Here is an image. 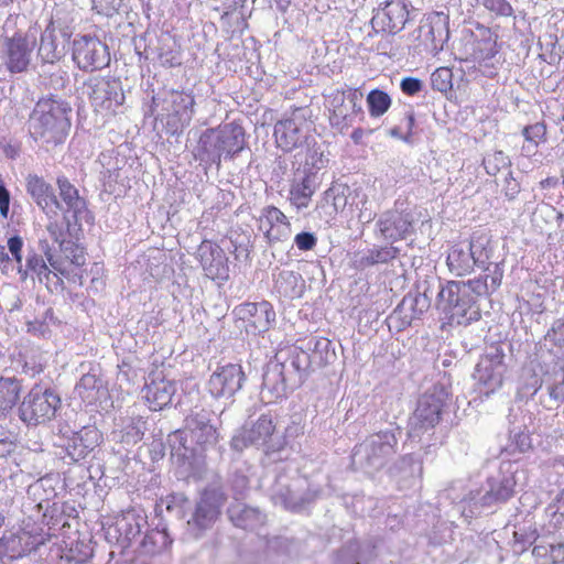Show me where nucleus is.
I'll use <instances>...</instances> for the list:
<instances>
[{
	"label": "nucleus",
	"instance_id": "1",
	"mask_svg": "<svg viewBox=\"0 0 564 564\" xmlns=\"http://www.w3.org/2000/svg\"><path fill=\"white\" fill-rule=\"evenodd\" d=\"M213 413L200 410L186 420V430H177L167 437L171 456L177 464L192 466L197 456L218 442L217 427L212 423Z\"/></svg>",
	"mask_w": 564,
	"mask_h": 564
},
{
	"label": "nucleus",
	"instance_id": "2",
	"mask_svg": "<svg viewBox=\"0 0 564 564\" xmlns=\"http://www.w3.org/2000/svg\"><path fill=\"white\" fill-rule=\"evenodd\" d=\"M487 294V285L481 278L462 281H448L437 294V308L451 323L468 325L480 318L477 297Z\"/></svg>",
	"mask_w": 564,
	"mask_h": 564
},
{
	"label": "nucleus",
	"instance_id": "3",
	"mask_svg": "<svg viewBox=\"0 0 564 564\" xmlns=\"http://www.w3.org/2000/svg\"><path fill=\"white\" fill-rule=\"evenodd\" d=\"M312 368V357L304 348L291 347L281 350L263 373V391L268 390L276 398L282 397L288 384H301Z\"/></svg>",
	"mask_w": 564,
	"mask_h": 564
},
{
	"label": "nucleus",
	"instance_id": "4",
	"mask_svg": "<svg viewBox=\"0 0 564 564\" xmlns=\"http://www.w3.org/2000/svg\"><path fill=\"white\" fill-rule=\"evenodd\" d=\"M72 107L61 98L39 100L30 117V132L35 140L57 145L64 142L70 129Z\"/></svg>",
	"mask_w": 564,
	"mask_h": 564
},
{
	"label": "nucleus",
	"instance_id": "5",
	"mask_svg": "<svg viewBox=\"0 0 564 564\" xmlns=\"http://www.w3.org/2000/svg\"><path fill=\"white\" fill-rule=\"evenodd\" d=\"M156 120L170 135H177L189 126L195 113V97L191 91L163 89L152 97Z\"/></svg>",
	"mask_w": 564,
	"mask_h": 564
},
{
	"label": "nucleus",
	"instance_id": "6",
	"mask_svg": "<svg viewBox=\"0 0 564 564\" xmlns=\"http://www.w3.org/2000/svg\"><path fill=\"white\" fill-rule=\"evenodd\" d=\"M399 427L388 429L367 436L354 447L352 465L371 474L383 468L398 451Z\"/></svg>",
	"mask_w": 564,
	"mask_h": 564
},
{
	"label": "nucleus",
	"instance_id": "7",
	"mask_svg": "<svg viewBox=\"0 0 564 564\" xmlns=\"http://www.w3.org/2000/svg\"><path fill=\"white\" fill-rule=\"evenodd\" d=\"M230 446L241 452L248 446L262 448L265 455L281 453L286 446L283 436L275 433V425L271 415L262 414L257 421L246 423L234 434Z\"/></svg>",
	"mask_w": 564,
	"mask_h": 564
},
{
	"label": "nucleus",
	"instance_id": "8",
	"mask_svg": "<svg viewBox=\"0 0 564 564\" xmlns=\"http://www.w3.org/2000/svg\"><path fill=\"white\" fill-rule=\"evenodd\" d=\"M419 220L416 207L405 200H395L391 209L383 212L376 223V236L391 243L406 239L414 232Z\"/></svg>",
	"mask_w": 564,
	"mask_h": 564
},
{
	"label": "nucleus",
	"instance_id": "9",
	"mask_svg": "<svg viewBox=\"0 0 564 564\" xmlns=\"http://www.w3.org/2000/svg\"><path fill=\"white\" fill-rule=\"evenodd\" d=\"M61 406L59 395L50 388L34 386L19 406L20 419L28 425H40L52 421Z\"/></svg>",
	"mask_w": 564,
	"mask_h": 564
},
{
	"label": "nucleus",
	"instance_id": "10",
	"mask_svg": "<svg viewBox=\"0 0 564 564\" xmlns=\"http://www.w3.org/2000/svg\"><path fill=\"white\" fill-rule=\"evenodd\" d=\"M362 98V93L357 88L336 89L327 95L330 124L343 130L352 126L357 118L364 120Z\"/></svg>",
	"mask_w": 564,
	"mask_h": 564
},
{
	"label": "nucleus",
	"instance_id": "11",
	"mask_svg": "<svg viewBox=\"0 0 564 564\" xmlns=\"http://www.w3.org/2000/svg\"><path fill=\"white\" fill-rule=\"evenodd\" d=\"M505 352L499 346H490L480 357L473 377L476 390L486 397L501 388L506 372Z\"/></svg>",
	"mask_w": 564,
	"mask_h": 564
},
{
	"label": "nucleus",
	"instance_id": "12",
	"mask_svg": "<svg viewBox=\"0 0 564 564\" xmlns=\"http://www.w3.org/2000/svg\"><path fill=\"white\" fill-rule=\"evenodd\" d=\"M319 494L321 490L311 488L305 478L289 480L284 476H279L271 488L270 497L274 505L295 511L315 500Z\"/></svg>",
	"mask_w": 564,
	"mask_h": 564
},
{
	"label": "nucleus",
	"instance_id": "13",
	"mask_svg": "<svg viewBox=\"0 0 564 564\" xmlns=\"http://www.w3.org/2000/svg\"><path fill=\"white\" fill-rule=\"evenodd\" d=\"M446 393L443 389L425 392L417 401L416 409L409 421L410 437H420L421 433L433 429L441 419Z\"/></svg>",
	"mask_w": 564,
	"mask_h": 564
},
{
	"label": "nucleus",
	"instance_id": "14",
	"mask_svg": "<svg viewBox=\"0 0 564 564\" xmlns=\"http://www.w3.org/2000/svg\"><path fill=\"white\" fill-rule=\"evenodd\" d=\"M224 503L225 496L221 490L216 488L205 489L195 505L191 519L187 521L191 534L199 538L212 529Z\"/></svg>",
	"mask_w": 564,
	"mask_h": 564
},
{
	"label": "nucleus",
	"instance_id": "15",
	"mask_svg": "<svg viewBox=\"0 0 564 564\" xmlns=\"http://www.w3.org/2000/svg\"><path fill=\"white\" fill-rule=\"evenodd\" d=\"M44 542L45 536L39 527L24 523L17 532H6L0 538V558L15 560L23 557Z\"/></svg>",
	"mask_w": 564,
	"mask_h": 564
},
{
	"label": "nucleus",
	"instance_id": "16",
	"mask_svg": "<svg viewBox=\"0 0 564 564\" xmlns=\"http://www.w3.org/2000/svg\"><path fill=\"white\" fill-rule=\"evenodd\" d=\"M147 527L148 517L144 511L132 508L117 517L115 522L105 529V535L110 543L126 549L140 538L142 530Z\"/></svg>",
	"mask_w": 564,
	"mask_h": 564
},
{
	"label": "nucleus",
	"instance_id": "17",
	"mask_svg": "<svg viewBox=\"0 0 564 564\" xmlns=\"http://www.w3.org/2000/svg\"><path fill=\"white\" fill-rule=\"evenodd\" d=\"M87 95L96 110H115L124 101L121 82L112 77H93L86 84Z\"/></svg>",
	"mask_w": 564,
	"mask_h": 564
},
{
	"label": "nucleus",
	"instance_id": "18",
	"mask_svg": "<svg viewBox=\"0 0 564 564\" xmlns=\"http://www.w3.org/2000/svg\"><path fill=\"white\" fill-rule=\"evenodd\" d=\"M73 58L80 69L96 70L109 65L110 54L99 39L84 35L74 40Z\"/></svg>",
	"mask_w": 564,
	"mask_h": 564
},
{
	"label": "nucleus",
	"instance_id": "19",
	"mask_svg": "<svg viewBox=\"0 0 564 564\" xmlns=\"http://www.w3.org/2000/svg\"><path fill=\"white\" fill-rule=\"evenodd\" d=\"M408 20V4L403 0H389L375 10L371 25L376 32L395 34L404 29Z\"/></svg>",
	"mask_w": 564,
	"mask_h": 564
},
{
	"label": "nucleus",
	"instance_id": "20",
	"mask_svg": "<svg viewBox=\"0 0 564 564\" xmlns=\"http://www.w3.org/2000/svg\"><path fill=\"white\" fill-rule=\"evenodd\" d=\"M234 313L243 323L246 332L253 335L267 332L275 322L273 306L267 301L240 304Z\"/></svg>",
	"mask_w": 564,
	"mask_h": 564
},
{
	"label": "nucleus",
	"instance_id": "21",
	"mask_svg": "<svg viewBox=\"0 0 564 564\" xmlns=\"http://www.w3.org/2000/svg\"><path fill=\"white\" fill-rule=\"evenodd\" d=\"M245 381L246 375L242 367L237 364H228L218 367L212 373L207 387L214 398L230 399L242 388Z\"/></svg>",
	"mask_w": 564,
	"mask_h": 564
},
{
	"label": "nucleus",
	"instance_id": "22",
	"mask_svg": "<svg viewBox=\"0 0 564 564\" xmlns=\"http://www.w3.org/2000/svg\"><path fill=\"white\" fill-rule=\"evenodd\" d=\"M59 189V197L66 206L64 210V221L67 230L69 231L73 226H79L80 221H89L90 216L86 200L79 196L78 189L65 176L57 178Z\"/></svg>",
	"mask_w": 564,
	"mask_h": 564
},
{
	"label": "nucleus",
	"instance_id": "23",
	"mask_svg": "<svg viewBox=\"0 0 564 564\" xmlns=\"http://www.w3.org/2000/svg\"><path fill=\"white\" fill-rule=\"evenodd\" d=\"M308 123L300 109L291 117L279 120L274 126V138L278 147L285 152L300 147L304 139Z\"/></svg>",
	"mask_w": 564,
	"mask_h": 564
},
{
	"label": "nucleus",
	"instance_id": "24",
	"mask_svg": "<svg viewBox=\"0 0 564 564\" xmlns=\"http://www.w3.org/2000/svg\"><path fill=\"white\" fill-rule=\"evenodd\" d=\"M34 45V37L29 39L28 36L14 35L7 39L4 55L0 58V67L4 65L10 73L26 70Z\"/></svg>",
	"mask_w": 564,
	"mask_h": 564
},
{
	"label": "nucleus",
	"instance_id": "25",
	"mask_svg": "<svg viewBox=\"0 0 564 564\" xmlns=\"http://www.w3.org/2000/svg\"><path fill=\"white\" fill-rule=\"evenodd\" d=\"M448 14L434 11L430 13L420 26V37L431 52L437 54L449 39Z\"/></svg>",
	"mask_w": 564,
	"mask_h": 564
},
{
	"label": "nucleus",
	"instance_id": "26",
	"mask_svg": "<svg viewBox=\"0 0 564 564\" xmlns=\"http://www.w3.org/2000/svg\"><path fill=\"white\" fill-rule=\"evenodd\" d=\"M197 256L207 278L227 280L229 276L228 258L216 243L204 240L198 246Z\"/></svg>",
	"mask_w": 564,
	"mask_h": 564
},
{
	"label": "nucleus",
	"instance_id": "27",
	"mask_svg": "<svg viewBox=\"0 0 564 564\" xmlns=\"http://www.w3.org/2000/svg\"><path fill=\"white\" fill-rule=\"evenodd\" d=\"M26 191L48 217L56 216L57 212L62 209L52 186L43 177L30 174L26 177Z\"/></svg>",
	"mask_w": 564,
	"mask_h": 564
},
{
	"label": "nucleus",
	"instance_id": "28",
	"mask_svg": "<svg viewBox=\"0 0 564 564\" xmlns=\"http://www.w3.org/2000/svg\"><path fill=\"white\" fill-rule=\"evenodd\" d=\"M389 474L402 487L416 485L423 474V464L419 456L408 454L400 457L390 468Z\"/></svg>",
	"mask_w": 564,
	"mask_h": 564
},
{
	"label": "nucleus",
	"instance_id": "29",
	"mask_svg": "<svg viewBox=\"0 0 564 564\" xmlns=\"http://www.w3.org/2000/svg\"><path fill=\"white\" fill-rule=\"evenodd\" d=\"M431 305L425 293L408 294L393 311L391 318L401 322L403 327L410 326L414 319H419Z\"/></svg>",
	"mask_w": 564,
	"mask_h": 564
},
{
	"label": "nucleus",
	"instance_id": "30",
	"mask_svg": "<svg viewBox=\"0 0 564 564\" xmlns=\"http://www.w3.org/2000/svg\"><path fill=\"white\" fill-rule=\"evenodd\" d=\"M193 153L195 159L206 166H220L224 154L215 128H209L202 132Z\"/></svg>",
	"mask_w": 564,
	"mask_h": 564
},
{
	"label": "nucleus",
	"instance_id": "31",
	"mask_svg": "<svg viewBox=\"0 0 564 564\" xmlns=\"http://www.w3.org/2000/svg\"><path fill=\"white\" fill-rule=\"evenodd\" d=\"M175 391L173 381L164 378L152 379L145 383L143 398L152 411H160L171 403Z\"/></svg>",
	"mask_w": 564,
	"mask_h": 564
},
{
	"label": "nucleus",
	"instance_id": "32",
	"mask_svg": "<svg viewBox=\"0 0 564 564\" xmlns=\"http://www.w3.org/2000/svg\"><path fill=\"white\" fill-rule=\"evenodd\" d=\"M100 435L95 427H84L67 441L66 456L74 463L84 459L97 445Z\"/></svg>",
	"mask_w": 564,
	"mask_h": 564
},
{
	"label": "nucleus",
	"instance_id": "33",
	"mask_svg": "<svg viewBox=\"0 0 564 564\" xmlns=\"http://www.w3.org/2000/svg\"><path fill=\"white\" fill-rule=\"evenodd\" d=\"M216 132L219 137L220 149L224 158H234L245 148V130L236 123L229 122L218 126Z\"/></svg>",
	"mask_w": 564,
	"mask_h": 564
},
{
	"label": "nucleus",
	"instance_id": "34",
	"mask_svg": "<svg viewBox=\"0 0 564 564\" xmlns=\"http://www.w3.org/2000/svg\"><path fill=\"white\" fill-rule=\"evenodd\" d=\"M227 512L234 525L245 530H257L265 522V514L258 508L247 506L240 501L232 502Z\"/></svg>",
	"mask_w": 564,
	"mask_h": 564
},
{
	"label": "nucleus",
	"instance_id": "35",
	"mask_svg": "<svg viewBox=\"0 0 564 564\" xmlns=\"http://www.w3.org/2000/svg\"><path fill=\"white\" fill-rule=\"evenodd\" d=\"M318 184L317 176H314L312 173L303 175L301 178L295 177L290 187V203L297 210L308 207Z\"/></svg>",
	"mask_w": 564,
	"mask_h": 564
},
{
	"label": "nucleus",
	"instance_id": "36",
	"mask_svg": "<svg viewBox=\"0 0 564 564\" xmlns=\"http://www.w3.org/2000/svg\"><path fill=\"white\" fill-rule=\"evenodd\" d=\"M516 479L512 474L502 475L488 480L489 489L480 498L482 506H491L497 502H506L514 494Z\"/></svg>",
	"mask_w": 564,
	"mask_h": 564
},
{
	"label": "nucleus",
	"instance_id": "37",
	"mask_svg": "<svg viewBox=\"0 0 564 564\" xmlns=\"http://www.w3.org/2000/svg\"><path fill=\"white\" fill-rule=\"evenodd\" d=\"M545 388L547 394V401L545 406L552 409L553 405L558 406L564 403V360L554 368L551 372H547L540 384Z\"/></svg>",
	"mask_w": 564,
	"mask_h": 564
},
{
	"label": "nucleus",
	"instance_id": "38",
	"mask_svg": "<svg viewBox=\"0 0 564 564\" xmlns=\"http://www.w3.org/2000/svg\"><path fill=\"white\" fill-rule=\"evenodd\" d=\"M75 393L87 404H94L107 394V389L97 373L87 372L77 382Z\"/></svg>",
	"mask_w": 564,
	"mask_h": 564
},
{
	"label": "nucleus",
	"instance_id": "39",
	"mask_svg": "<svg viewBox=\"0 0 564 564\" xmlns=\"http://www.w3.org/2000/svg\"><path fill=\"white\" fill-rule=\"evenodd\" d=\"M305 289V281L300 273L281 271L274 280V291L284 299H299Z\"/></svg>",
	"mask_w": 564,
	"mask_h": 564
},
{
	"label": "nucleus",
	"instance_id": "40",
	"mask_svg": "<svg viewBox=\"0 0 564 564\" xmlns=\"http://www.w3.org/2000/svg\"><path fill=\"white\" fill-rule=\"evenodd\" d=\"M468 249L474 258L473 260H475V265L484 268L485 270L490 269L492 264L490 259L492 257L494 247L489 236L485 234H475L471 237Z\"/></svg>",
	"mask_w": 564,
	"mask_h": 564
},
{
	"label": "nucleus",
	"instance_id": "41",
	"mask_svg": "<svg viewBox=\"0 0 564 564\" xmlns=\"http://www.w3.org/2000/svg\"><path fill=\"white\" fill-rule=\"evenodd\" d=\"M473 259L468 247L454 246L447 256V265L453 274L463 276L473 271L475 267Z\"/></svg>",
	"mask_w": 564,
	"mask_h": 564
},
{
	"label": "nucleus",
	"instance_id": "42",
	"mask_svg": "<svg viewBox=\"0 0 564 564\" xmlns=\"http://www.w3.org/2000/svg\"><path fill=\"white\" fill-rule=\"evenodd\" d=\"M332 343L329 339L325 337H313L305 344V350L312 351L310 356L313 360L314 367H322L326 364L330 362V359L334 358L335 354L330 349Z\"/></svg>",
	"mask_w": 564,
	"mask_h": 564
},
{
	"label": "nucleus",
	"instance_id": "43",
	"mask_svg": "<svg viewBox=\"0 0 564 564\" xmlns=\"http://www.w3.org/2000/svg\"><path fill=\"white\" fill-rule=\"evenodd\" d=\"M21 392L20 381L15 378L0 379V416L6 415L19 400Z\"/></svg>",
	"mask_w": 564,
	"mask_h": 564
},
{
	"label": "nucleus",
	"instance_id": "44",
	"mask_svg": "<svg viewBox=\"0 0 564 564\" xmlns=\"http://www.w3.org/2000/svg\"><path fill=\"white\" fill-rule=\"evenodd\" d=\"M171 544L172 539L165 528L148 531L140 542L143 553L151 555L166 550Z\"/></svg>",
	"mask_w": 564,
	"mask_h": 564
},
{
	"label": "nucleus",
	"instance_id": "45",
	"mask_svg": "<svg viewBox=\"0 0 564 564\" xmlns=\"http://www.w3.org/2000/svg\"><path fill=\"white\" fill-rule=\"evenodd\" d=\"M399 252V248L393 246L370 249L358 259V267L364 269L379 263H387L394 259Z\"/></svg>",
	"mask_w": 564,
	"mask_h": 564
},
{
	"label": "nucleus",
	"instance_id": "46",
	"mask_svg": "<svg viewBox=\"0 0 564 564\" xmlns=\"http://www.w3.org/2000/svg\"><path fill=\"white\" fill-rule=\"evenodd\" d=\"M39 55L44 63H53L59 57L57 45L55 43L54 29L48 25L41 35Z\"/></svg>",
	"mask_w": 564,
	"mask_h": 564
},
{
	"label": "nucleus",
	"instance_id": "47",
	"mask_svg": "<svg viewBox=\"0 0 564 564\" xmlns=\"http://www.w3.org/2000/svg\"><path fill=\"white\" fill-rule=\"evenodd\" d=\"M367 105L371 117L383 116L391 106L390 96L380 89H372L367 96Z\"/></svg>",
	"mask_w": 564,
	"mask_h": 564
},
{
	"label": "nucleus",
	"instance_id": "48",
	"mask_svg": "<svg viewBox=\"0 0 564 564\" xmlns=\"http://www.w3.org/2000/svg\"><path fill=\"white\" fill-rule=\"evenodd\" d=\"M285 223H289V219L278 207L265 206L261 209L259 228L263 232L265 230H272L273 227H279Z\"/></svg>",
	"mask_w": 564,
	"mask_h": 564
},
{
	"label": "nucleus",
	"instance_id": "49",
	"mask_svg": "<svg viewBox=\"0 0 564 564\" xmlns=\"http://www.w3.org/2000/svg\"><path fill=\"white\" fill-rule=\"evenodd\" d=\"M545 343H550L557 350L554 352L564 360V313L563 316L552 324V327L544 336Z\"/></svg>",
	"mask_w": 564,
	"mask_h": 564
},
{
	"label": "nucleus",
	"instance_id": "50",
	"mask_svg": "<svg viewBox=\"0 0 564 564\" xmlns=\"http://www.w3.org/2000/svg\"><path fill=\"white\" fill-rule=\"evenodd\" d=\"M347 191L348 188L343 185H333L327 191H325L323 200L326 204H332V212L329 215L344 210L347 205Z\"/></svg>",
	"mask_w": 564,
	"mask_h": 564
},
{
	"label": "nucleus",
	"instance_id": "51",
	"mask_svg": "<svg viewBox=\"0 0 564 564\" xmlns=\"http://www.w3.org/2000/svg\"><path fill=\"white\" fill-rule=\"evenodd\" d=\"M539 534L532 525H520L513 531L514 552L522 553L531 546L538 539Z\"/></svg>",
	"mask_w": 564,
	"mask_h": 564
},
{
	"label": "nucleus",
	"instance_id": "52",
	"mask_svg": "<svg viewBox=\"0 0 564 564\" xmlns=\"http://www.w3.org/2000/svg\"><path fill=\"white\" fill-rule=\"evenodd\" d=\"M482 164L487 174L497 175L501 170L508 169L511 161L502 151H495L484 158Z\"/></svg>",
	"mask_w": 564,
	"mask_h": 564
},
{
	"label": "nucleus",
	"instance_id": "53",
	"mask_svg": "<svg viewBox=\"0 0 564 564\" xmlns=\"http://www.w3.org/2000/svg\"><path fill=\"white\" fill-rule=\"evenodd\" d=\"M326 163L327 160L324 158L322 152L316 149H308L303 165V173L304 175L312 173L314 176H317V172L325 167Z\"/></svg>",
	"mask_w": 564,
	"mask_h": 564
},
{
	"label": "nucleus",
	"instance_id": "54",
	"mask_svg": "<svg viewBox=\"0 0 564 564\" xmlns=\"http://www.w3.org/2000/svg\"><path fill=\"white\" fill-rule=\"evenodd\" d=\"M61 252L70 260V262L77 267H82L85 264V253L84 249L74 243L72 240H65L61 242L59 246Z\"/></svg>",
	"mask_w": 564,
	"mask_h": 564
},
{
	"label": "nucleus",
	"instance_id": "55",
	"mask_svg": "<svg viewBox=\"0 0 564 564\" xmlns=\"http://www.w3.org/2000/svg\"><path fill=\"white\" fill-rule=\"evenodd\" d=\"M452 70L447 67H440L432 73L431 83L433 89L445 93L452 88Z\"/></svg>",
	"mask_w": 564,
	"mask_h": 564
},
{
	"label": "nucleus",
	"instance_id": "56",
	"mask_svg": "<svg viewBox=\"0 0 564 564\" xmlns=\"http://www.w3.org/2000/svg\"><path fill=\"white\" fill-rule=\"evenodd\" d=\"M487 271L489 273L486 274V278L481 279V281L486 283L488 294L496 291L500 286L503 276V269L500 263L492 262L490 269Z\"/></svg>",
	"mask_w": 564,
	"mask_h": 564
},
{
	"label": "nucleus",
	"instance_id": "57",
	"mask_svg": "<svg viewBox=\"0 0 564 564\" xmlns=\"http://www.w3.org/2000/svg\"><path fill=\"white\" fill-rule=\"evenodd\" d=\"M522 134L528 142L538 145L541 141H544L546 134V127L543 122H536L523 128Z\"/></svg>",
	"mask_w": 564,
	"mask_h": 564
},
{
	"label": "nucleus",
	"instance_id": "58",
	"mask_svg": "<svg viewBox=\"0 0 564 564\" xmlns=\"http://www.w3.org/2000/svg\"><path fill=\"white\" fill-rule=\"evenodd\" d=\"M45 482H46L45 479H40V480L35 481L34 484L30 485L28 488L29 496L33 497V499L35 501L39 500L37 508L40 510L48 507V500H50L48 495L45 498H42V495L46 492Z\"/></svg>",
	"mask_w": 564,
	"mask_h": 564
},
{
	"label": "nucleus",
	"instance_id": "59",
	"mask_svg": "<svg viewBox=\"0 0 564 564\" xmlns=\"http://www.w3.org/2000/svg\"><path fill=\"white\" fill-rule=\"evenodd\" d=\"M480 3L497 15L510 17L513 13V9L507 0H480Z\"/></svg>",
	"mask_w": 564,
	"mask_h": 564
},
{
	"label": "nucleus",
	"instance_id": "60",
	"mask_svg": "<svg viewBox=\"0 0 564 564\" xmlns=\"http://www.w3.org/2000/svg\"><path fill=\"white\" fill-rule=\"evenodd\" d=\"M510 437L519 452L524 453L532 447V440L528 432L517 431V427L510 430Z\"/></svg>",
	"mask_w": 564,
	"mask_h": 564
},
{
	"label": "nucleus",
	"instance_id": "61",
	"mask_svg": "<svg viewBox=\"0 0 564 564\" xmlns=\"http://www.w3.org/2000/svg\"><path fill=\"white\" fill-rule=\"evenodd\" d=\"M291 224L285 223L282 224L279 227H273L272 230H265L264 237L267 238L268 242H276V241H283L290 238L291 236Z\"/></svg>",
	"mask_w": 564,
	"mask_h": 564
},
{
	"label": "nucleus",
	"instance_id": "62",
	"mask_svg": "<svg viewBox=\"0 0 564 564\" xmlns=\"http://www.w3.org/2000/svg\"><path fill=\"white\" fill-rule=\"evenodd\" d=\"M521 191L520 182L509 172L502 185V192L509 200L516 199Z\"/></svg>",
	"mask_w": 564,
	"mask_h": 564
},
{
	"label": "nucleus",
	"instance_id": "63",
	"mask_svg": "<svg viewBox=\"0 0 564 564\" xmlns=\"http://www.w3.org/2000/svg\"><path fill=\"white\" fill-rule=\"evenodd\" d=\"M546 510L555 519L556 524L562 523V520H564V489L557 495L555 500Z\"/></svg>",
	"mask_w": 564,
	"mask_h": 564
},
{
	"label": "nucleus",
	"instance_id": "64",
	"mask_svg": "<svg viewBox=\"0 0 564 564\" xmlns=\"http://www.w3.org/2000/svg\"><path fill=\"white\" fill-rule=\"evenodd\" d=\"M294 243L302 251H308L315 248L317 238L313 232L303 231L295 236Z\"/></svg>",
	"mask_w": 564,
	"mask_h": 564
}]
</instances>
